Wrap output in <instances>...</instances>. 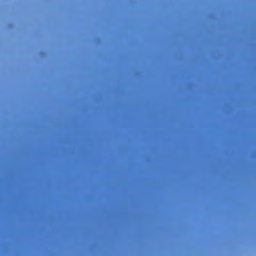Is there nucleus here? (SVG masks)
I'll use <instances>...</instances> for the list:
<instances>
[{
	"instance_id": "nucleus-1",
	"label": "nucleus",
	"mask_w": 256,
	"mask_h": 256,
	"mask_svg": "<svg viewBox=\"0 0 256 256\" xmlns=\"http://www.w3.org/2000/svg\"><path fill=\"white\" fill-rule=\"evenodd\" d=\"M92 98H110V97H92ZM114 98H124V97H114ZM128 98H135V97H127ZM140 97H138L139 98ZM154 98H158V97H154ZM160 98H200V97H160ZM137 98V97H136Z\"/></svg>"
},
{
	"instance_id": "nucleus-2",
	"label": "nucleus",
	"mask_w": 256,
	"mask_h": 256,
	"mask_svg": "<svg viewBox=\"0 0 256 256\" xmlns=\"http://www.w3.org/2000/svg\"><path fill=\"white\" fill-rule=\"evenodd\" d=\"M158 96H162V95H158ZM164 96H180V95H165ZM185 96H191L190 95H186ZM195 96H198L197 95H196ZM211 96H214L213 95H212ZM225 96H234V95H226ZM239 96H242V95H240Z\"/></svg>"
},
{
	"instance_id": "nucleus-3",
	"label": "nucleus",
	"mask_w": 256,
	"mask_h": 256,
	"mask_svg": "<svg viewBox=\"0 0 256 256\" xmlns=\"http://www.w3.org/2000/svg\"><path fill=\"white\" fill-rule=\"evenodd\" d=\"M91 96H95L94 95H92ZM98 96H108V95H98Z\"/></svg>"
}]
</instances>
